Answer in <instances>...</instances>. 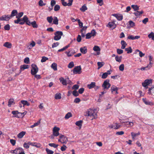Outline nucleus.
Instances as JSON below:
<instances>
[{
  "label": "nucleus",
  "instance_id": "46",
  "mask_svg": "<svg viewBox=\"0 0 154 154\" xmlns=\"http://www.w3.org/2000/svg\"><path fill=\"white\" fill-rule=\"evenodd\" d=\"M49 146L51 147H53L55 148H56L58 146V145L54 143H49L48 144Z\"/></svg>",
  "mask_w": 154,
  "mask_h": 154
},
{
  "label": "nucleus",
  "instance_id": "49",
  "mask_svg": "<svg viewBox=\"0 0 154 154\" xmlns=\"http://www.w3.org/2000/svg\"><path fill=\"white\" fill-rule=\"evenodd\" d=\"M60 6L58 5H57L54 7V10L55 11H57L60 10Z\"/></svg>",
  "mask_w": 154,
  "mask_h": 154
},
{
  "label": "nucleus",
  "instance_id": "9",
  "mask_svg": "<svg viewBox=\"0 0 154 154\" xmlns=\"http://www.w3.org/2000/svg\"><path fill=\"white\" fill-rule=\"evenodd\" d=\"M12 113L14 115L13 116V117H17V118H20V116H19V112L17 111H13L12 112Z\"/></svg>",
  "mask_w": 154,
  "mask_h": 154
},
{
  "label": "nucleus",
  "instance_id": "23",
  "mask_svg": "<svg viewBox=\"0 0 154 154\" xmlns=\"http://www.w3.org/2000/svg\"><path fill=\"white\" fill-rule=\"evenodd\" d=\"M51 68L53 69L54 71L57 70V64L56 63H54L51 66Z\"/></svg>",
  "mask_w": 154,
  "mask_h": 154
},
{
  "label": "nucleus",
  "instance_id": "32",
  "mask_svg": "<svg viewBox=\"0 0 154 154\" xmlns=\"http://www.w3.org/2000/svg\"><path fill=\"white\" fill-rule=\"evenodd\" d=\"M118 89L119 88H118L115 85H112L111 88L110 90L112 93L113 91H115L116 90H118Z\"/></svg>",
  "mask_w": 154,
  "mask_h": 154
},
{
  "label": "nucleus",
  "instance_id": "16",
  "mask_svg": "<svg viewBox=\"0 0 154 154\" xmlns=\"http://www.w3.org/2000/svg\"><path fill=\"white\" fill-rule=\"evenodd\" d=\"M80 51L82 53L84 54H86L87 52L86 47L85 46L83 48H80Z\"/></svg>",
  "mask_w": 154,
  "mask_h": 154
},
{
  "label": "nucleus",
  "instance_id": "28",
  "mask_svg": "<svg viewBox=\"0 0 154 154\" xmlns=\"http://www.w3.org/2000/svg\"><path fill=\"white\" fill-rule=\"evenodd\" d=\"M21 103L23 104V106L25 105H26L27 106H29L30 105L29 103L26 100H21Z\"/></svg>",
  "mask_w": 154,
  "mask_h": 154
},
{
  "label": "nucleus",
  "instance_id": "31",
  "mask_svg": "<svg viewBox=\"0 0 154 154\" xmlns=\"http://www.w3.org/2000/svg\"><path fill=\"white\" fill-rule=\"evenodd\" d=\"M140 132H138L137 133H135L133 132H132L131 133V136L133 139L135 137L137 136L140 135Z\"/></svg>",
  "mask_w": 154,
  "mask_h": 154
},
{
  "label": "nucleus",
  "instance_id": "47",
  "mask_svg": "<svg viewBox=\"0 0 154 154\" xmlns=\"http://www.w3.org/2000/svg\"><path fill=\"white\" fill-rule=\"evenodd\" d=\"M47 20L49 23H51L52 22L53 18L52 16H51L48 17L47 18Z\"/></svg>",
  "mask_w": 154,
  "mask_h": 154
},
{
  "label": "nucleus",
  "instance_id": "8",
  "mask_svg": "<svg viewBox=\"0 0 154 154\" xmlns=\"http://www.w3.org/2000/svg\"><path fill=\"white\" fill-rule=\"evenodd\" d=\"M140 36L139 35H137L134 36L132 35H129L127 37V39H131L134 40L135 39H138L140 38Z\"/></svg>",
  "mask_w": 154,
  "mask_h": 154
},
{
  "label": "nucleus",
  "instance_id": "53",
  "mask_svg": "<svg viewBox=\"0 0 154 154\" xmlns=\"http://www.w3.org/2000/svg\"><path fill=\"white\" fill-rule=\"evenodd\" d=\"M145 80L146 81V83L148 84V85H149L150 84H152V79H146Z\"/></svg>",
  "mask_w": 154,
  "mask_h": 154
},
{
  "label": "nucleus",
  "instance_id": "48",
  "mask_svg": "<svg viewBox=\"0 0 154 154\" xmlns=\"http://www.w3.org/2000/svg\"><path fill=\"white\" fill-rule=\"evenodd\" d=\"M4 17L5 19V21H8L9 20V19L11 18V17H10V15H4Z\"/></svg>",
  "mask_w": 154,
  "mask_h": 154
},
{
  "label": "nucleus",
  "instance_id": "56",
  "mask_svg": "<svg viewBox=\"0 0 154 154\" xmlns=\"http://www.w3.org/2000/svg\"><path fill=\"white\" fill-rule=\"evenodd\" d=\"M61 3L62 5L64 6H68V3H67L66 2H65V0H61Z\"/></svg>",
  "mask_w": 154,
  "mask_h": 154
},
{
  "label": "nucleus",
  "instance_id": "45",
  "mask_svg": "<svg viewBox=\"0 0 154 154\" xmlns=\"http://www.w3.org/2000/svg\"><path fill=\"white\" fill-rule=\"evenodd\" d=\"M73 95L75 97H77L79 95V94L76 90H74L72 92Z\"/></svg>",
  "mask_w": 154,
  "mask_h": 154
},
{
  "label": "nucleus",
  "instance_id": "41",
  "mask_svg": "<svg viewBox=\"0 0 154 154\" xmlns=\"http://www.w3.org/2000/svg\"><path fill=\"white\" fill-rule=\"evenodd\" d=\"M74 64L73 62L72 61L71 62H70V63L69 64L68 66V67L69 68H72V67H73L74 66Z\"/></svg>",
  "mask_w": 154,
  "mask_h": 154
},
{
  "label": "nucleus",
  "instance_id": "20",
  "mask_svg": "<svg viewBox=\"0 0 154 154\" xmlns=\"http://www.w3.org/2000/svg\"><path fill=\"white\" fill-rule=\"evenodd\" d=\"M26 132L22 131L18 134L17 135L18 137L19 138H21L25 135Z\"/></svg>",
  "mask_w": 154,
  "mask_h": 154
},
{
  "label": "nucleus",
  "instance_id": "6",
  "mask_svg": "<svg viewBox=\"0 0 154 154\" xmlns=\"http://www.w3.org/2000/svg\"><path fill=\"white\" fill-rule=\"evenodd\" d=\"M60 138L62 139V142H61L62 143L66 144L68 141L67 137L62 134H60Z\"/></svg>",
  "mask_w": 154,
  "mask_h": 154
},
{
  "label": "nucleus",
  "instance_id": "58",
  "mask_svg": "<svg viewBox=\"0 0 154 154\" xmlns=\"http://www.w3.org/2000/svg\"><path fill=\"white\" fill-rule=\"evenodd\" d=\"M4 29L5 30H9L10 29V26L9 24H7L4 26Z\"/></svg>",
  "mask_w": 154,
  "mask_h": 154
},
{
  "label": "nucleus",
  "instance_id": "64",
  "mask_svg": "<svg viewBox=\"0 0 154 154\" xmlns=\"http://www.w3.org/2000/svg\"><path fill=\"white\" fill-rule=\"evenodd\" d=\"M154 35V33L153 32H151L148 35V37L149 38H152L153 37Z\"/></svg>",
  "mask_w": 154,
  "mask_h": 154
},
{
  "label": "nucleus",
  "instance_id": "15",
  "mask_svg": "<svg viewBox=\"0 0 154 154\" xmlns=\"http://www.w3.org/2000/svg\"><path fill=\"white\" fill-rule=\"evenodd\" d=\"M3 46L8 48H10L12 47V44L10 42H7L5 43Z\"/></svg>",
  "mask_w": 154,
  "mask_h": 154
},
{
  "label": "nucleus",
  "instance_id": "42",
  "mask_svg": "<svg viewBox=\"0 0 154 154\" xmlns=\"http://www.w3.org/2000/svg\"><path fill=\"white\" fill-rule=\"evenodd\" d=\"M45 150L47 153V154H53L54 153V152L48 148H46L45 149Z\"/></svg>",
  "mask_w": 154,
  "mask_h": 154
},
{
  "label": "nucleus",
  "instance_id": "10",
  "mask_svg": "<svg viewBox=\"0 0 154 154\" xmlns=\"http://www.w3.org/2000/svg\"><path fill=\"white\" fill-rule=\"evenodd\" d=\"M75 53V51L73 50H70L69 52L66 51L65 53L67 54L68 57H71L73 54Z\"/></svg>",
  "mask_w": 154,
  "mask_h": 154
},
{
  "label": "nucleus",
  "instance_id": "5",
  "mask_svg": "<svg viewBox=\"0 0 154 154\" xmlns=\"http://www.w3.org/2000/svg\"><path fill=\"white\" fill-rule=\"evenodd\" d=\"M23 12H21L17 14L16 16V18H17V20H14V22L15 23L18 24L19 22H20V18L23 15Z\"/></svg>",
  "mask_w": 154,
  "mask_h": 154
},
{
  "label": "nucleus",
  "instance_id": "11",
  "mask_svg": "<svg viewBox=\"0 0 154 154\" xmlns=\"http://www.w3.org/2000/svg\"><path fill=\"white\" fill-rule=\"evenodd\" d=\"M29 68V65L24 64L23 65H21L20 66V72L22 71L23 70L25 69H28Z\"/></svg>",
  "mask_w": 154,
  "mask_h": 154
},
{
  "label": "nucleus",
  "instance_id": "24",
  "mask_svg": "<svg viewBox=\"0 0 154 154\" xmlns=\"http://www.w3.org/2000/svg\"><path fill=\"white\" fill-rule=\"evenodd\" d=\"M61 94L57 93L55 94L54 98L56 100L60 99L61 98Z\"/></svg>",
  "mask_w": 154,
  "mask_h": 154
},
{
  "label": "nucleus",
  "instance_id": "54",
  "mask_svg": "<svg viewBox=\"0 0 154 154\" xmlns=\"http://www.w3.org/2000/svg\"><path fill=\"white\" fill-rule=\"evenodd\" d=\"M90 33L91 36H94L96 35V32L95 30L94 29H93L91 31Z\"/></svg>",
  "mask_w": 154,
  "mask_h": 154
},
{
  "label": "nucleus",
  "instance_id": "33",
  "mask_svg": "<svg viewBox=\"0 0 154 154\" xmlns=\"http://www.w3.org/2000/svg\"><path fill=\"white\" fill-rule=\"evenodd\" d=\"M83 122L82 120H79L76 122L75 124L77 126L81 127L82 126V124Z\"/></svg>",
  "mask_w": 154,
  "mask_h": 154
},
{
  "label": "nucleus",
  "instance_id": "19",
  "mask_svg": "<svg viewBox=\"0 0 154 154\" xmlns=\"http://www.w3.org/2000/svg\"><path fill=\"white\" fill-rule=\"evenodd\" d=\"M59 79L60 82H61L63 85H67V81L64 79L63 78L61 77L59 78Z\"/></svg>",
  "mask_w": 154,
  "mask_h": 154
},
{
  "label": "nucleus",
  "instance_id": "50",
  "mask_svg": "<svg viewBox=\"0 0 154 154\" xmlns=\"http://www.w3.org/2000/svg\"><path fill=\"white\" fill-rule=\"evenodd\" d=\"M36 143H32L30 141L28 142V144L29 145H31L32 146H35L37 147H39L37 145H34Z\"/></svg>",
  "mask_w": 154,
  "mask_h": 154
},
{
  "label": "nucleus",
  "instance_id": "44",
  "mask_svg": "<svg viewBox=\"0 0 154 154\" xmlns=\"http://www.w3.org/2000/svg\"><path fill=\"white\" fill-rule=\"evenodd\" d=\"M17 149H20V151L18 154H25L24 150L22 148L19 147L17 148Z\"/></svg>",
  "mask_w": 154,
  "mask_h": 154
},
{
  "label": "nucleus",
  "instance_id": "14",
  "mask_svg": "<svg viewBox=\"0 0 154 154\" xmlns=\"http://www.w3.org/2000/svg\"><path fill=\"white\" fill-rule=\"evenodd\" d=\"M142 100L143 102L146 105H153V103L152 102L147 100L146 98H143Z\"/></svg>",
  "mask_w": 154,
  "mask_h": 154
},
{
  "label": "nucleus",
  "instance_id": "17",
  "mask_svg": "<svg viewBox=\"0 0 154 154\" xmlns=\"http://www.w3.org/2000/svg\"><path fill=\"white\" fill-rule=\"evenodd\" d=\"M18 12L16 10H14L11 12V14L10 15V17H11V18L13 17L16 16Z\"/></svg>",
  "mask_w": 154,
  "mask_h": 154
},
{
  "label": "nucleus",
  "instance_id": "7",
  "mask_svg": "<svg viewBox=\"0 0 154 154\" xmlns=\"http://www.w3.org/2000/svg\"><path fill=\"white\" fill-rule=\"evenodd\" d=\"M93 50L97 52V55H99L100 54V47L97 45L94 46L93 48Z\"/></svg>",
  "mask_w": 154,
  "mask_h": 154
},
{
  "label": "nucleus",
  "instance_id": "62",
  "mask_svg": "<svg viewBox=\"0 0 154 154\" xmlns=\"http://www.w3.org/2000/svg\"><path fill=\"white\" fill-rule=\"evenodd\" d=\"M81 101V100L79 98H75L74 101V103H78Z\"/></svg>",
  "mask_w": 154,
  "mask_h": 154
},
{
  "label": "nucleus",
  "instance_id": "22",
  "mask_svg": "<svg viewBox=\"0 0 154 154\" xmlns=\"http://www.w3.org/2000/svg\"><path fill=\"white\" fill-rule=\"evenodd\" d=\"M143 11H136L134 13V14H135V15L137 17H138L139 16H140L143 14Z\"/></svg>",
  "mask_w": 154,
  "mask_h": 154
},
{
  "label": "nucleus",
  "instance_id": "21",
  "mask_svg": "<svg viewBox=\"0 0 154 154\" xmlns=\"http://www.w3.org/2000/svg\"><path fill=\"white\" fill-rule=\"evenodd\" d=\"M108 24L109 27L112 29L115 28L116 26V25L113 22H109Z\"/></svg>",
  "mask_w": 154,
  "mask_h": 154
},
{
  "label": "nucleus",
  "instance_id": "27",
  "mask_svg": "<svg viewBox=\"0 0 154 154\" xmlns=\"http://www.w3.org/2000/svg\"><path fill=\"white\" fill-rule=\"evenodd\" d=\"M15 103V102H14V100L13 99H10L9 100L8 102V106L9 107H10L11 105L12 104H14Z\"/></svg>",
  "mask_w": 154,
  "mask_h": 154
},
{
  "label": "nucleus",
  "instance_id": "39",
  "mask_svg": "<svg viewBox=\"0 0 154 154\" xmlns=\"http://www.w3.org/2000/svg\"><path fill=\"white\" fill-rule=\"evenodd\" d=\"M60 128L58 127H57L56 126H55L53 129V133H54V132H59Z\"/></svg>",
  "mask_w": 154,
  "mask_h": 154
},
{
  "label": "nucleus",
  "instance_id": "63",
  "mask_svg": "<svg viewBox=\"0 0 154 154\" xmlns=\"http://www.w3.org/2000/svg\"><path fill=\"white\" fill-rule=\"evenodd\" d=\"M124 69V65L123 64H121L119 66V69L121 71H123Z\"/></svg>",
  "mask_w": 154,
  "mask_h": 154
},
{
  "label": "nucleus",
  "instance_id": "1",
  "mask_svg": "<svg viewBox=\"0 0 154 154\" xmlns=\"http://www.w3.org/2000/svg\"><path fill=\"white\" fill-rule=\"evenodd\" d=\"M111 84L109 83V80L107 79L104 82L102 85V87L104 90H108L110 87Z\"/></svg>",
  "mask_w": 154,
  "mask_h": 154
},
{
  "label": "nucleus",
  "instance_id": "61",
  "mask_svg": "<svg viewBox=\"0 0 154 154\" xmlns=\"http://www.w3.org/2000/svg\"><path fill=\"white\" fill-rule=\"evenodd\" d=\"M28 20V18L27 16L26 15L24 16L23 17V21L26 23Z\"/></svg>",
  "mask_w": 154,
  "mask_h": 154
},
{
  "label": "nucleus",
  "instance_id": "13",
  "mask_svg": "<svg viewBox=\"0 0 154 154\" xmlns=\"http://www.w3.org/2000/svg\"><path fill=\"white\" fill-rule=\"evenodd\" d=\"M112 15L117 19L119 21L122 20L123 19V16L118 15L117 14H113Z\"/></svg>",
  "mask_w": 154,
  "mask_h": 154
},
{
  "label": "nucleus",
  "instance_id": "37",
  "mask_svg": "<svg viewBox=\"0 0 154 154\" xmlns=\"http://www.w3.org/2000/svg\"><path fill=\"white\" fill-rule=\"evenodd\" d=\"M54 19L53 21V22L54 24L57 25L58 24V19L57 17H54Z\"/></svg>",
  "mask_w": 154,
  "mask_h": 154
},
{
  "label": "nucleus",
  "instance_id": "26",
  "mask_svg": "<svg viewBox=\"0 0 154 154\" xmlns=\"http://www.w3.org/2000/svg\"><path fill=\"white\" fill-rule=\"evenodd\" d=\"M151 68L150 65H147L146 66L141 68L140 69H138V70H141L143 71L144 70H147Z\"/></svg>",
  "mask_w": 154,
  "mask_h": 154
},
{
  "label": "nucleus",
  "instance_id": "55",
  "mask_svg": "<svg viewBox=\"0 0 154 154\" xmlns=\"http://www.w3.org/2000/svg\"><path fill=\"white\" fill-rule=\"evenodd\" d=\"M48 57L44 56L42 57V59L41 60V62L42 63L46 61V60H48Z\"/></svg>",
  "mask_w": 154,
  "mask_h": 154
},
{
  "label": "nucleus",
  "instance_id": "38",
  "mask_svg": "<svg viewBox=\"0 0 154 154\" xmlns=\"http://www.w3.org/2000/svg\"><path fill=\"white\" fill-rule=\"evenodd\" d=\"M87 9V8L86 6L85 5H84L80 9V10L83 12L85 11Z\"/></svg>",
  "mask_w": 154,
  "mask_h": 154
},
{
  "label": "nucleus",
  "instance_id": "35",
  "mask_svg": "<svg viewBox=\"0 0 154 154\" xmlns=\"http://www.w3.org/2000/svg\"><path fill=\"white\" fill-rule=\"evenodd\" d=\"M131 8L134 9L135 11H137L139 10L138 6L136 5H132L131 6Z\"/></svg>",
  "mask_w": 154,
  "mask_h": 154
},
{
  "label": "nucleus",
  "instance_id": "4",
  "mask_svg": "<svg viewBox=\"0 0 154 154\" xmlns=\"http://www.w3.org/2000/svg\"><path fill=\"white\" fill-rule=\"evenodd\" d=\"M75 74H80L82 73V68L81 66H75L73 70Z\"/></svg>",
  "mask_w": 154,
  "mask_h": 154
},
{
  "label": "nucleus",
  "instance_id": "2",
  "mask_svg": "<svg viewBox=\"0 0 154 154\" xmlns=\"http://www.w3.org/2000/svg\"><path fill=\"white\" fill-rule=\"evenodd\" d=\"M32 69H31V73L32 75H35L38 72V69L37 65L35 64L31 65Z\"/></svg>",
  "mask_w": 154,
  "mask_h": 154
},
{
  "label": "nucleus",
  "instance_id": "51",
  "mask_svg": "<svg viewBox=\"0 0 154 154\" xmlns=\"http://www.w3.org/2000/svg\"><path fill=\"white\" fill-rule=\"evenodd\" d=\"M104 64H105V63L103 62H98L97 63V64L98 66H100V67H102L104 65Z\"/></svg>",
  "mask_w": 154,
  "mask_h": 154
},
{
  "label": "nucleus",
  "instance_id": "25",
  "mask_svg": "<svg viewBox=\"0 0 154 154\" xmlns=\"http://www.w3.org/2000/svg\"><path fill=\"white\" fill-rule=\"evenodd\" d=\"M35 43L34 41H32L31 43L29 45L28 47L29 49H31L33 47L35 46Z\"/></svg>",
  "mask_w": 154,
  "mask_h": 154
},
{
  "label": "nucleus",
  "instance_id": "34",
  "mask_svg": "<svg viewBox=\"0 0 154 154\" xmlns=\"http://www.w3.org/2000/svg\"><path fill=\"white\" fill-rule=\"evenodd\" d=\"M111 73H108V72H105L104 73L101 77L103 79H106L108 76V75H110Z\"/></svg>",
  "mask_w": 154,
  "mask_h": 154
},
{
  "label": "nucleus",
  "instance_id": "43",
  "mask_svg": "<svg viewBox=\"0 0 154 154\" xmlns=\"http://www.w3.org/2000/svg\"><path fill=\"white\" fill-rule=\"evenodd\" d=\"M31 25L34 28H37L38 27L36 22L35 21L31 22Z\"/></svg>",
  "mask_w": 154,
  "mask_h": 154
},
{
  "label": "nucleus",
  "instance_id": "40",
  "mask_svg": "<svg viewBox=\"0 0 154 154\" xmlns=\"http://www.w3.org/2000/svg\"><path fill=\"white\" fill-rule=\"evenodd\" d=\"M72 114L71 113L69 112H68L67 114H66L65 117V119H68L70 117L72 116Z\"/></svg>",
  "mask_w": 154,
  "mask_h": 154
},
{
  "label": "nucleus",
  "instance_id": "59",
  "mask_svg": "<svg viewBox=\"0 0 154 154\" xmlns=\"http://www.w3.org/2000/svg\"><path fill=\"white\" fill-rule=\"evenodd\" d=\"M117 52L119 54H122L123 52V51L121 49H117Z\"/></svg>",
  "mask_w": 154,
  "mask_h": 154
},
{
  "label": "nucleus",
  "instance_id": "18",
  "mask_svg": "<svg viewBox=\"0 0 154 154\" xmlns=\"http://www.w3.org/2000/svg\"><path fill=\"white\" fill-rule=\"evenodd\" d=\"M95 84L96 83L95 82H91L90 84H89L87 85V87L89 89H91L94 88L95 86H96Z\"/></svg>",
  "mask_w": 154,
  "mask_h": 154
},
{
  "label": "nucleus",
  "instance_id": "36",
  "mask_svg": "<svg viewBox=\"0 0 154 154\" xmlns=\"http://www.w3.org/2000/svg\"><path fill=\"white\" fill-rule=\"evenodd\" d=\"M122 57L121 56L119 57L118 56H116L115 57V60L117 62H121L122 61Z\"/></svg>",
  "mask_w": 154,
  "mask_h": 154
},
{
  "label": "nucleus",
  "instance_id": "3",
  "mask_svg": "<svg viewBox=\"0 0 154 154\" xmlns=\"http://www.w3.org/2000/svg\"><path fill=\"white\" fill-rule=\"evenodd\" d=\"M54 34L55 36H54V39L56 41H58L61 38V36L63 35V33L62 31H57L55 32Z\"/></svg>",
  "mask_w": 154,
  "mask_h": 154
},
{
  "label": "nucleus",
  "instance_id": "30",
  "mask_svg": "<svg viewBox=\"0 0 154 154\" xmlns=\"http://www.w3.org/2000/svg\"><path fill=\"white\" fill-rule=\"evenodd\" d=\"M152 93H154V86L152 87L149 89L148 94H152Z\"/></svg>",
  "mask_w": 154,
  "mask_h": 154
},
{
  "label": "nucleus",
  "instance_id": "12",
  "mask_svg": "<svg viewBox=\"0 0 154 154\" xmlns=\"http://www.w3.org/2000/svg\"><path fill=\"white\" fill-rule=\"evenodd\" d=\"M94 110H92L91 109H89V110L86 112V116H91L93 115L94 111Z\"/></svg>",
  "mask_w": 154,
  "mask_h": 154
},
{
  "label": "nucleus",
  "instance_id": "52",
  "mask_svg": "<svg viewBox=\"0 0 154 154\" xmlns=\"http://www.w3.org/2000/svg\"><path fill=\"white\" fill-rule=\"evenodd\" d=\"M24 62L25 63L29 64V58L28 57L25 58L24 59Z\"/></svg>",
  "mask_w": 154,
  "mask_h": 154
},
{
  "label": "nucleus",
  "instance_id": "60",
  "mask_svg": "<svg viewBox=\"0 0 154 154\" xmlns=\"http://www.w3.org/2000/svg\"><path fill=\"white\" fill-rule=\"evenodd\" d=\"M38 5L40 6H42L45 5V4H44L42 0H40L38 2Z\"/></svg>",
  "mask_w": 154,
  "mask_h": 154
},
{
  "label": "nucleus",
  "instance_id": "57",
  "mask_svg": "<svg viewBox=\"0 0 154 154\" xmlns=\"http://www.w3.org/2000/svg\"><path fill=\"white\" fill-rule=\"evenodd\" d=\"M97 113L95 112V110H94L93 115H92L91 116L93 117L94 119H95L97 118Z\"/></svg>",
  "mask_w": 154,
  "mask_h": 154
},
{
  "label": "nucleus",
  "instance_id": "29",
  "mask_svg": "<svg viewBox=\"0 0 154 154\" xmlns=\"http://www.w3.org/2000/svg\"><path fill=\"white\" fill-rule=\"evenodd\" d=\"M125 51H127L128 54H130L132 52V50L131 47H129L128 48H126L125 49Z\"/></svg>",
  "mask_w": 154,
  "mask_h": 154
}]
</instances>
